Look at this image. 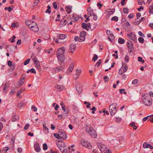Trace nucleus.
<instances>
[{"instance_id": "nucleus-47", "label": "nucleus", "mask_w": 153, "mask_h": 153, "mask_svg": "<svg viewBox=\"0 0 153 153\" xmlns=\"http://www.w3.org/2000/svg\"><path fill=\"white\" fill-rule=\"evenodd\" d=\"M102 60L101 59H99V60L97 61V62H96V65H97L98 67H99L101 62Z\"/></svg>"}, {"instance_id": "nucleus-59", "label": "nucleus", "mask_w": 153, "mask_h": 153, "mask_svg": "<svg viewBox=\"0 0 153 153\" xmlns=\"http://www.w3.org/2000/svg\"><path fill=\"white\" fill-rule=\"evenodd\" d=\"M53 6L54 8L55 9H56L57 8V4L56 2H54L53 3Z\"/></svg>"}, {"instance_id": "nucleus-42", "label": "nucleus", "mask_w": 153, "mask_h": 153, "mask_svg": "<svg viewBox=\"0 0 153 153\" xmlns=\"http://www.w3.org/2000/svg\"><path fill=\"white\" fill-rule=\"evenodd\" d=\"M149 13H153V5L150 6L149 7Z\"/></svg>"}, {"instance_id": "nucleus-35", "label": "nucleus", "mask_w": 153, "mask_h": 153, "mask_svg": "<svg viewBox=\"0 0 153 153\" xmlns=\"http://www.w3.org/2000/svg\"><path fill=\"white\" fill-rule=\"evenodd\" d=\"M23 91V90H22L20 89L19 90L17 93V97H19V98H21V96L20 95V94L22 93V92Z\"/></svg>"}, {"instance_id": "nucleus-1", "label": "nucleus", "mask_w": 153, "mask_h": 153, "mask_svg": "<svg viewBox=\"0 0 153 153\" xmlns=\"http://www.w3.org/2000/svg\"><path fill=\"white\" fill-rule=\"evenodd\" d=\"M57 145L62 153H67V147L65 146V143L62 142V140H58V143H57Z\"/></svg>"}, {"instance_id": "nucleus-8", "label": "nucleus", "mask_w": 153, "mask_h": 153, "mask_svg": "<svg viewBox=\"0 0 153 153\" xmlns=\"http://www.w3.org/2000/svg\"><path fill=\"white\" fill-rule=\"evenodd\" d=\"M58 133H59L60 139L61 140H64L67 138V135L64 131H59Z\"/></svg>"}, {"instance_id": "nucleus-46", "label": "nucleus", "mask_w": 153, "mask_h": 153, "mask_svg": "<svg viewBox=\"0 0 153 153\" xmlns=\"http://www.w3.org/2000/svg\"><path fill=\"white\" fill-rule=\"evenodd\" d=\"M54 136L55 137H56V138L58 139H60V136L59 135V133H54Z\"/></svg>"}, {"instance_id": "nucleus-62", "label": "nucleus", "mask_w": 153, "mask_h": 153, "mask_svg": "<svg viewBox=\"0 0 153 153\" xmlns=\"http://www.w3.org/2000/svg\"><path fill=\"white\" fill-rule=\"evenodd\" d=\"M93 19L95 21H96L97 20V15H96V14L95 13L93 14Z\"/></svg>"}, {"instance_id": "nucleus-16", "label": "nucleus", "mask_w": 153, "mask_h": 153, "mask_svg": "<svg viewBox=\"0 0 153 153\" xmlns=\"http://www.w3.org/2000/svg\"><path fill=\"white\" fill-rule=\"evenodd\" d=\"M19 117L18 116L16 115L15 113H13L12 117V121L14 122L16 120L18 121L19 120Z\"/></svg>"}, {"instance_id": "nucleus-54", "label": "nucleus", "mask_w": 153, "mask_h": 153, "mask_svg": "<svg viewBox=\"0 0 153 153\" xmlns=\"http://www.w3.org/2000/svg\"><path fill=\"white\" fill-rule=\"evenodd\" d=\"M30 59H28L26 60L24 63V64L25 65H27L30 62Z\"/></svg>"}, {"instance_id": "nucleus-63", "label": "nucleus", "mask_w": 153, "mask_h": 153, "mask_svg": "<svg viewBox=\"0 0 153 153\" xmlns=\"http://www.w3.org/2000/svg\"><path fill=\"white\" fill-rule=\"evenodd\" d=\"M68 111L69 110H66V111H65V112H63V115L65 116H68L69 113Z\"/></svg>"}, {"instance_id": "nucleus-10", "label": "nucleus", "mask_w": 153, "mask_h": 153, "mask_svg": "<svg viewBox=\"0 0 153 153\" xmlns=\"http://www.w3.org/2000/svg\"><path fill=\"white\" fill-rule=\"evenodd\" d=\"M65 52V48L63 47H62L59 48L57 51L56 55H64Z\"/></svg>"}, {"instance_id": "nucleus-44", "label": "nucleus", "mask_w": 153, "mask_h": 153, "mask_svg": "<svg viewBox=\"0 0 153 153\" xmlns=\"http://www.w3.org/2000/svg\"><path fill=\"white\" fill-rule=\"evenodd\" d=\"M74 67V65H73L72 66H69L68 68V71L70 72H71L72 71Z\"/></svg>"}, {"instance_id": "nucleus-20", "label": "nucleus", "mask_w": 153, "mask_h": 153, "mask_svg": "<svg viewBox=\"0 0 153 153\" xmlns=\"http://www.w3.org/2000/svg\"><path fill=\"white\" fill-rule=\"evenodd\" d=\"M33 63L35 66H38V65H40L39 61L37 60L36 58L35 57L33 59Z\"/></svg>"}, {"instance_id": "nucleus-37", "label": "nucleus", "mask_w": 153, "mask_h": 153, "mask_svg": "<svg viewBox=\"0 0 153 153\" xmlns=\"http://www.w3.org/2000/svg\"><path fill=\"white\" fill-rule=\"evenodd\" d=\"M88 142H87V141L84 140H82L81 141L82 145L85 147L86 146V145L87 143Z\"/></svg>"}, {"instance_id": "nucleus-11", "label": "nucleus", "mask_w": 153, "mask_h": 153, "mask_svg": "<svg viewBox=\"0 0 153 153\" xmlns=\"http://www.w3.org/2000/svg\"><path fill=\"white\" fill-rule=\"evenodd\" d=\"M32 22L33 23H34V25H35L34 27H33H33H31L30 28V29L32 30L34 32H38L39 31V28L38 27L37 24L36 22Z\"/></svg>"}, {"instance_id": "nucleus-15", "label": "nucleus", "mask_w": 153, "mask_h": 153, "mask_svg": "<svg viewBox=\"0 0 153 153\" xmlns=\"http://www.w3.org/2000/svg\"><path fill=\"white\" fill-rule=\"evenodd\" d=\"M87 11L88 12L87 14L89 16H92V14L94 13L93 10L91 9L90 7L87 8Z\"/></svg>"}, {"instance_id": "nucleus-41", "label": "nucleus", "mask_w": 153, "mask_h": 153, "mask_svg": "<svg viewBox=\"0 0 153 153\" xmlns=\"http://www.w3.org/2000/svg\"><path fill=\"white\" fill-rule=\"evenodd\" d=\"M98 56L96 54L94 55L93 58L92 59V61L93 62H95L98 59Z\"/></svg>"}, {"instance_id": "nucleus-21", "label": "nucleus", "mask_w": 153, "mask_h": 153, "mask_svg": "<svg viewBox=\"0 0 153 153\" xmlns=\"http://www.w3.org/2000/svg\"><path fill=\"white\" fill-rule=\"evenodd\" d=\"M34 146L35 150L36 152H40L41 149L38 144H35Z\"/></svg>"}, {"instance_id": "nucleus-53", "label": "nucleus", "mask_w": 153, "mask_h": 153, "mask_svg": "<svg viewBox=\"0 0 153 153\" xmlns=\"http://www.w3.org/2000/svg\"><path fill=\"white\" fill-rule=\"evenodd\" d=\"M123 11L124 13H128V10L127 8H124L123 10Z\"/></svg>"}, {"instance_id": "nucleus-6", "label": "nucleus", "mask_w": 153, "mask_h": 153, "mask_svg": "<svg viewBox=\"0 0 153 153\" xmlns=\"http://www.w3.org/2000/svg\"><path fill=\"white\" fill-rule=\"evenodd\" d=\"M88 133L92 137L94 138H96L97 137V134L95 133V131L93 129L89 128L87 130Z\"/></svg>"}, {"instance_id": "nucleus-28", "label": "nucleus", "mask_w": 153, "mask_h": 153, "mask_svg": "<svg viewBox=\"0 0 153 153\" xmlns=\"http://www.w3.org/2000/svg\"><path fill=\"white\" fill-rule=\"evenodd\" d=\"M135 123L134 122H132L131 123H130L129 124L130 126L131 127H132L133 128L134 130H136L137 128V126H135Z\"/></svg>"}, {"instance_id": "nucleus-14", "label": "nucleus", "mask_w": 153, "mask_h": 153, "mask_svg": "<svg viewBox=\"0 0 153 153\" xmlns=\"http://www.w3.org/2000/svg\"><path fill=\"white\" fill-rule=\"evenodd\" d=\"M98 147L102 153L105 150L106 148L105 146L102 144H99V145H98Z\"/></svg>"}, {"instance_id": "nucleus-31", "label": "nucleus", "mask_w": 153, "mask_h": 153, "mask_svg": "<svg viewBox=\"0 0 153 153\" xmlns=\"http://www.w3.org/2000/svg\"><path fill=\"white\" fill-rule=\"evenodd\" d=\"M118 42L120 44H123L125 42V40L121 38H119L118 39Z\"/></svg>"}, {"instance_id": "nucleus-5", "label": "nucleus", "mask_w": 153, "mask_h": 153, "mask_svg": "<svg viewBox=\"0 0 153 153\" xmlns=\"http://www.w3.org/2000/svg\"><path fill=\"white\" fill-rule=\"evenodd\" d=\"M86 35V33L85 31H82L81 32L80 34V36L79 39V42H82L84 41L85 40V36Z\"/></svg>"}, {"instance_id": "nucleus-18", "label": "nucleus", "mask_w": 153, "mask_h": 153, "mask_svg": "<svg viewBox=\"0 0 153 153\" xmlns=\"http://www.w3.org/2000/svg\"><path fill=\"white\" fill-rule=\"evenodd\" d=\"M57 38L59 39H63L67 38V36L62 34H58L57 36Z\"/></svg>"}, {"instance_id": "nucleus-56", "label": "nucleus", "mask_w": 153, "mask_h": 153, "mask_svg": "<svg viewBox=\"0 0 153 153\" xmlns=\"http://www.w3.org/2000/svg\"><path fill=\"white\" fill-rule=\"evenodd\" d=\"M102 112L104 113V115H105V113H106L107 115H108L109 114V113L108 111H106L105 109L104 108L103 109Z\"/></svg>"}, {"instance_id": "nucleus-27", "label": "nucleus", "mask_w": 153, "mask_h": 153, "mask_svg": "<svg viewBox=\"0 0 153 153\" xmlns=\"http://www.w3.org/2000/svg\"><path fill=\"white\" fill-rule=\"evenodd\" d=\"M117 105V103H113L110 105L109 108H111H111L113 109H116Z\"/></svg>"}, {"instance_id": "nucleus-17", "label": "nucleus", "mask_w": 153, "mask_h": 153, "mask_svg": "<svg viewBox=\"0 0 153 153\" xmlns=\"http://www.w3.org/2000/svg\"><path fill=\"white\" fill-rule=\"evenodd\" d=\"M64 68V67L63 66H60L56 68L54 71L55 73L58 72L59 71H62Z\"/></svg>"}, {"instance_id": "nucleus-40", "label": "nucleus", "mask_w": 153, "mask_h": 153, "mask_svg": "<svg viewBox=\"0 0 153 153\" xmlns=\"http://www.w3.org/2000/svg\"><path fill=\"white\" fill-rule=\"evenodd\" d=\"M125 61L126 63H128L129 60V57L128 55L126 54L124 58Z\"/></svg>"}, {"instance_id": "nucleus-19", "label": "nucleus", "mask_w": 153, "mask_h": 153, "mask_svg": "<svg viewBox=\"0 0 153 153\" xmlns=\"http://www.w3.org/2000/svg\"><path fill=\"white\" fill-rule=\"evenodd\" d=\"M72 6L68 5L65 7V10L68 14H70L71 12Z\"/></svg>"}, {"instance_id": "nucleus-26", "label": "nucleus", "mask_w": 153, "mask_h": 153, "mask_svg": "<svg viewBox=\"0 0 153 153\" xmlns=\"http://www.w3.org/2000/svg\"><path fill=\"white\" fill-rule=\"evenodd\" d=\"M60 24L62 26H64L67 24V21L65 19H62L60 22Z\"/></svg>"}, {"instance_id": "nucleus-23", "label": "nucleus", "mask_w": 153, "mask_h": 153, "mask_svg": "<svg viewBox=\"0 0 153 153\" xmlns=\"http://www.w3.org/2000/svg\"><path fill=\"white\" fill-rule=\"evenodd\" d=\"M33 22L32 20L27 21L25 22L26 25L29 28L31 27H33L32 26H31V22Z\"/></svg>"}, {"instance_id": "nucleus-57", "label": "nucleus", "mask_w": 153, "mask_h": 153, "mask_svg": "<svg viewBox=\"0 0 153 153\" xmlns=\"http://www.w3.org/2000/svg\"><path fill=\"white\" fill-rule=\"evenodd\" d=\"M48 149V147L46 143H45L43 144V150H47Z\"/></svg>"}, {"instance_id": "nucleus-30", "label": "nucleus", "mask_w": 153, "mask_h": 153, "mask_svg": "<svg viewBox=\"0 0 153 153\" xmlns=\"http://www.w3.org/2000/svg\"><path fill=\"white\" fill-rule=\"evenodd\" d=\"M82 26L83 28L87 30L88 31V28H87L86 24L85 22H83L82 24Z\"/></svg>"}, {"instance_id": "nucleus-9", "label": "nucleus", "mask_w": 153, "mask_h": 153, "mask_svg": "<svg viewBox=\"0 0 153 153\" xmlns=\"http://www.w3.org/2000/svg\"><path fill=\"white\" fill-rule=\"evenodd\" d=\"M56 57L59 62L60 63L64 62L65 59L64 54L56 55Z\"/></svg>"}, {"instance_id": "nucleus-24", "label": "nucleus", "mask_w": 153, "mask_h": 153, "mask_svg": "<svg viewBox=\"0 0 153 153\" xmlns=\"http://www.w3.org/2000/svg\"><path fill=\"white\" fill-rule=\"evenodd\" d=\"M76 90L78 93H81L82 90V87L80 85H78L76 87Z\"/></svg>"}, {"instance_id": "nucleus-64", "label": "nucleus", "mask_w": 153, "mask_h": 153, "mask_svg": "<svg viewBox=\"0 0 153 153\" xmlns=\"http://www.w3.org/2000/svg\"><path fill=\"white\" fill-rule=\"evenodd\" d=\"M122 120V119L119 117H117L116 118V121L117 123H119Z\"/></svg>"}, {"instance_id": "nucleus-29", "label": "nucleus", "mask_w": 153, "mask_h": 153, "mask_svg": "<svg viewBox=\"0 0 153 153\" xmlns=\"http://www.w3.org/2000/svg\"><path fill=\"white\" fill-rule=\"evenodd\" d=\"M110 112L111 114V115H114L115 114L116 112V109H113L111 108H109Z\"/></svg>"}, {"instance_id": "nucleus-33", "label": "nucleus", "mask_w": 153, "mask_h": 153, "mask_svg": "<svg viewBox=\"0 0 153 153\" xmlns=\"http://www.w3.org/2000/svg\"><path fill=\"white\" fill-rule=\"evenodd\" d=\"M150 144H148L147 142H144L143 144V148H149Z\"/></svg>"}, {"instance_id": "nucleus-22", "label": "nucleus", "mask_w": 153, "mask_h": 153, "mask_svg": "<svg viewBox=\"0 0 153 153\" xmlns=\"http://www.w3.org/2000/svg\"><path fill=\"white\" fill-rule=\"evenodd\" d=\"M9 85L8 84H5L3 87V93H6L7 92V90L8 89Z\"/></svg>"}, {"instance_id": "nucleus-25", "label": "nucleus", "mask_w": 153, "mask_h": 153, "mask_svg": "<svg viewBox=\"0 0 153 153\" xmlns=\"http://www.w3.org/2000/svg\"><path fill=\"white\" fill-rule=\"evenodd\" d=\"M108 39L110 42H112V41H114V35L113 34L111 33L110 34V36H108Z\"/></svg>"}, {"instance_id": "nucleus-38", "label": "nucleus", "mask_w": 153, "mask_h": 153, "mask_svg": "<svg viewBox=\"0 0 153 153\" xmlns=\"http://www.w3.org/2000/svg\"><path fill=\"white\" fill-rule=\"evenodd\" d=\"M73 19L74 20V21L77 22L80 18H81V16H73Z\"/></svg>"}, {"instance_id": "nucleus-36", "label": "nucleus", "mask_w": 153, "mask_h": 153, "mask_svg": "<svg viewBox=\"0 0 153 153\" xmlns=\"http://www.w3.org/2000/svg\"><path fill=\"white\" fill-rule=\"evenodd\" d=\"M10 149V147H6L4 148L2 151L3 153H7V151L9 150Z\"/></svg>"}, {"instance_id": "nucleus-2", "label": "nucleus", "mask_w": 153, "mask_h": 153, "mask_svg": "<svg viewBox=\"0 0 153 153\" xmlns=\"http://www.w3.org/2000/svg\"><path fill=\"white\" fill-rule=\"evenodd\" d=\"M146 95L145 94L142 95V100L143 104L146 106H149L152 104V100L147 97Z\"/></svg>"}, {"instance_id": "nucleus-52", "label": "nucleus", "mask_w": 153, "mask_h": 153, "mask_svg": "<svg viewBox=\"0 0 153 153\" xmlns=\"http://www.w3.org/2000/svg\"><path fill=\"white\" fill-rule=\"evenodd\" d=\"M104 79L105 80L104 82H107L109 80V78L108 76H105L104 77Z\"/></svg>"}, {"instance_id": "nucleus-12", "label": "nucleus", "mask_w": 153, "mask_h": 153, "mask_svg": "<svg viewBox=\"0 0 153 153\" xmlns=\"http://www.w3.org/2000/svg\"><path fill=\"white\" fill-rule=\"evenodd\" d=\"M56 88L58 89L59 91H61L65 89V86L63 85H58L56 84L55 86Z\"/></svg>"}, {"instance_id": "nucleus-13", "label": "nucleus", "mask_w": 153, "mask_h": 153, "mask_svg": "<svg viewBox=\"0 0 153 153\" xmlns=\"http://www.w3.org/2000/svg\"><path fill=\"white\" fill-rule=\"evenodd\" d=\"M76 48V45L73 43H72L71 44L70 47V48L71 52L72 53H73L74 51H75Z\"/></svg>"}, {"instance_id": "nucleus-58", "label": "nucleus", "mask_w": 153, "mask_h": 153, "mask_svg": "<svg viewBox=\"0 0 153 153\" xmlns=\"http://www.w3.org/2000/svg\"><path fill=\"white\" fill-rule=\"evenodd\" d=\"M30 125L28 123H27L25 125V126L24 128V129L25 130H27L28 129L29 127V126Z\"/></svg>"}, {"instance_id": "nucleus-45", "label": "nucleus", "mask_w": 153, "mask_h": 153, "mask_svg": "<svg viewBox=\"0 0 153 153\" xmlns=\"http://www.w3.org/2000/svg\"><path fill=\"white\" fill-rule=\"evenodd\" d=\"M111 20L112 21H114L115 22H117L118 20V18L117 16H114L111 18Z\"/></svg>"}, {"instance_id": "nucleus-39", "label": "nucleus", "mask_w": 153, "mask_h": 153, "mask_svg": "<svg viewBox=\"0 0 153 153\" xmlns=\"http://www.w3.org/2000/svg\"><path fill=\"white\" fill-rule=\"evenodd\" d=\"M25 105V103L22 102L18 103L17 105V107L19 108H21L24 106Z\"/></svg>"}, {"instance_id": "nucleus-43", "label": "nucleus", "mask_w": 153, "mask_h": 153, "mask_svg": "<svg viewBox=\"0 0 153 153\" xmlns=\"http://www.w3.org/2000/svg\"><path fill=\"white\" fill-rule=\"evenodd\" d=\"M85 147L89 149H91L92 148V146H91V145L89 142L87 143V144L86 145Z\"/></svg>"}, {"instance_id": "nucleus-51", "label": "nucleus", "mask_w": 153, "mask_h": 153, "mask_svg": "<svg viewBox=\"0 0 153 153\" xmlns=\"http://www.w3.org/2000/svg\"><path fill=\"white\" fill-rule=\"evenodd\" d=\"M40 0H34L33 5L34 6L37 5L39 2Z\"/></svg>"}, {"instance_id": "nucleus-3", "label": "nucleus", "mask_w": 153, "mask_h": 153, "mask_svg": "<svg viewBox=\"0 0 153 153\" xmlns=\"http://www.w3.org/2000/svg\"><path fill=\"white\" fill-rule=\"evenodd\" d=\"M127 46L128 49V52H132L134 50V48L132 42L130 40H128Z\"/></svg>"}, {"instance_id": "nucleus-4", "label": "nucleus", "mask_w": 153, "mask_h": 153, "mask_svg": "<svg viewBox=\"0 0 153 153\" xmlns=\"http://www.w3.org/2000/svg\"><path fill=\"white\" fill-rule=\"evenodd\" d=\"M122 68H124V69L123 70V71H122L123 69L121 68L119 71L118 73L119 74H121L125 72L128 70V67L127 64L124 62H123L122 63Z\"/></svg>"}, {"instance_id": "nucleus-7", "label": "nucleus", "mask_w": 153, "mask_h": 153, "mask_svg": "<svg viewBox=\"0 0 153 153\" xmlns=\"http://www.w3.org/2000/svg\"><path fill=\"white\" fill-rule=\"evenodd\" d=\"M127 37L133 40L134 42H137V39L136 36L133 33L131 32L130 34H127Z\"/></svg>"}, {"instance_id": "nucleus-55", "label": "nucleus", "mask_w": 153, "mask_h": 153, "mask_svg": "<svg viewBox=\"0 0 153 153\" xmlns=\"http://www.w3.org/2000/svg\"><path fill=\"white\" fill-rule=\"evenodd\" d=\"M97 6L99 9H100L101 7L102 6L103 4L100 3V2L97 3Z\"/></svg>"}, {"instance_id": "nucleus-61", "label": "nucleus", "mask_w": 153, "mask_h": 153, "mask_svg": "<svg viewBox=\"0 0 153 153\" xmlns=\"http://www.w3.org/2000/svg\"><path fill=\"white\" fill-rule=\"evenodd\" d=\"M31 109L34 111H36L37 110V108L34 106H32L31 107Z\"/></svg>"}, {"instance_id": "nucleus-34", "label": "nucleus", "mask_w": 153, "mask_h": 153, "mask_svg": "<svg viewBox=\"0 0 153 153\" xmlns=\"http://www.w3.org/2000/svg\"><path fill=\"white\" fill-rule=\"evenodd\" d=\"M43 129L45 133H48V128L46 127L45 124H43Z\"/></svg>"}, {"instance_id": "nucleus-48", "label": "nucleus", "mask_w": 153, "mask_h": 153, "mask_svg": "<svg viewBox=\"0 0 153 153\" xmlns=\"http://www.w3.org/2000/svg\"><path fill=\"white\" fill-rule=\"evenodd\" d=\"M138 40L139 42L140 43H143L144 42V39L143 37H140L138 39Z\"/></svg>"}, {"instance_id": "nucleus-60", "label": "nucleus", "mask_w": 153, "mask_h": 153, "mask_svg": "<svg viewBox=\"0 0 153 153\" xmlns=\"http://www.w3.org/2000/svg\"><path fill=\"white\" fill-rule=\"evenodd\" d=\"M138 82V81L137 79H135L133 80L132 82V83L133 85L136 84Z\"/></svg>"}, {"instance_id": "nucleus-49", "label": "nucleus", "mask_w": 153, "mask_h": 153, "mask_svg": "<svg viewBox=\"0 0 153 153\" xmlns=\"http://www.w3.org/2000/svg\"><path fill=\"white\" fill-rule=\"evenodd\" d=\"M25 78H21V79L19 81V83L21 85H22L24 83V81L23 80H24Z\"/></svg>"}, {"instance_id": "nucleus-50", "label": "nucleus", "mask_w": 153, "mask_h": 153, "mask_svg": "<svg viewBox=\"0 0 153 153\" xmlns=\"http://www.w3.org/2000/svg\"><path fill=\"white\" fill-rule=\"evenodd\" d=\"M138 61L139 62H141L142 63L144 62L145 61L144 60L142 59L143 58L142 57L139 56L138 57Z\"/></svg>"}, {"instance_id": "nucleus-32", "label": "nucleus", "mask_w": 153, "mask_h": 153, "mask_svg": "<svg viewBox=\"0 0 153 153\" xmlns=\"http://www.w3.org/2000/svg\"><path fill=\"white\" fill-rule=\"evenodd\" d=\"M30 72L32 73L36 74V71L33 68H32L30 70H28L27 71V73H28L29 72Z\"/></svg>"}]
</instances>
